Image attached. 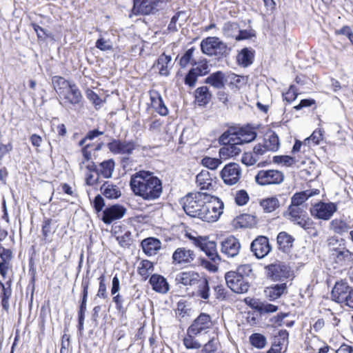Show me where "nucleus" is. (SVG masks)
Masks as SVG:
<instances>
[{
    "label": "nucleus",
    "mask_w": 353,
    "mask_h": 353,
    "mask_svg": "<svg viewBox=\"0 0 353 353\" xmlns=\"http://www.w3.org/2000/svg\"><path fill=\"white\" fill-rule=\"evenodd\" d=\"M130 186L136 196L147 201L160 197L163 189L161 181L152 172L144 170L137 172L131 176Z\"/></svg>",
    "instance_id": "nucleus-1"
},
{
    "label": "nucleus",
    "mask_w": 353,
    "mask_h": 353,
    "mask_svg": "<svg viewBox=\"0 0 353 353\" xmlns=\"http://www.w3.org/2000/svg\"><path fill=\"white\" fill-rule=\"evenodd\" d=\"M197 285V295L202 299L208 300L210 298V286L208 281L206 278L201 276L198 280Z\"/></svg>",
    "instance_id": "nucleus-39"
},
{
    "label": "nucleus",
    "mask_w": 353,
    "mask_h": 353,
    "mask_svg": "<svg viewBox=\"0 0 353 353\" xmlns=\"http://www.w3.org/2000/svg\"><path fill=\"white\" fill-rule=\"evenodd\" d=\"M260 205L265 213H270L280 207V202L276 196H270L262 199Z\"/></svg>",
    "instance_id": "nucleus-37"
},
{
    "label": "nucleus",
    "mask_w": 353,
    "mask_h": 353,
    "mask_svg": "<svg viewBox=\"0 0 353 353\" xmlns=\"http://www.w3.org/2000/svg\"><path fill=\"white\" fill-rule=\"evenodd\" d=\"M288 219L294 224L299 225L304 230L310 229L313 225V221L308 216L307 212L296 216V217L288 218Z\"/></svg>",
    "instance_id": "nucleus-40"
},
{
    "label": "nucleus",
    "mask_w": 353,
    "mask_h": 353,
    "mask_svg": "<svg viewBox=\"0 0 353 353\" xmlns=\"http://www.w3.org/2000/svg\"><path fill=\"white\" fill-rule=\"evenodd\" d=\"M194 244L203 251L208 258L214 263L221 261V258L217 253L216 245L214 241H210L206 238L199 236V238H194Z\"/></svg>",
    "instance_id": "nucleus-13"
},
{
    "label": "nucleus",
    "mask_w": 353,
    "mask_h": 353,
    "mask_svg": "<svg viewBox=\"0 0 353 353\" xmlns=\"http://www.w3.org/2000/svg\"><path fill=\"white\" fill-rule=\"evenodd\" d=\"M249 195L244 190H240L236 192L234 195L235 203L239 205H245L249 201Z\"/></svg>",
    "instance_id": "nucleus-53"
},
{
    "label": "nucleus",
    "mask_w": 353,
    "mask_h": 353,
    "mask_svg": "<svg viewBox=\"0 0 353 353\" xmlns=\"http://www.w3.org/2000/svg\"><path fill=\"white\" fill-rule=\"evenodd\" d=\"M194 251L186 248H178L172 256V263L174 265H184L191 263L195 259Z\"/></svg>",
    "instance_id": "nucleus-18"
},
{
    "label": "nucleus",
    "mask_w": 353,
    "mask_h": 353,
    "mask_svg": "<svg viewBox=\"0 0 353 353\" xmlns=\"http://www.w3.org/2000/svg\"><path fill=\"white\" fill-rule=\"evenodd\" d=\"M174 65L172 57L165 53L161 54L155 61L152 65V69L158 72L161 76L168 77Z\"/></svg>",
    "instance_id": "nucleus-15"
},
{
    "label": "nucleus",
    "mask_w": 353,
    "mask_h": 353,
    "mask_svg": "<svg viewBox=\"0 0 353 353\" xmlns=\"http://www.w3.org/2000/svg\"><path fill=\"white\" fill-rule=\"evenodd\" d=\"M109 150L114 154H122L129 157L133 153V151L137 148V144L134 141L112 139L107 145Z\"/></svg>",
    "instance_id": "nucleus-10"
},
{
    "label": "nucleus",
    "mask_w": 353,
    "mask_h": 353,
    "mask_svg": "<svg viewBox=\"0 0 353 353\" xmlns=\"http://www.w3.org/2000/svg\"><path fill=\"white\" fill-rule=\"evenodd\" d=\"M312 193H308V191L297 192L293 195L291 199V204L290 205L303 207V204L312 196Z\"/></svg>",
    "instance_id": "nucleus-45"
},
{
    "label": "nucleus",
    "mask_w": 353,
    "mask_h": 353,
    "mask_svg": "<svg viewBox=\"0 0 353 353\" xmlns=\"http://www.w3.org/2000/svg\"><path fill=\"white\" fill-rule=\"evenodd\" d=\"M152 290L161 294H166L170 289V285L163 276L159 274H152L149 280Z\"/></svg>",
    "instance_id": "nucleus-27"
},
{
    "label": "nucleus",
    "mask_w": 353,
    "mask_h": 353,
    "mask_svg": "<svg viewBox=\"0 0 353 353\" xmlns=\"http://www.w3.org/2000/svg\"><path fill=\"white\" fill-rule=\"evenodd\" d=\"M304 213H306V211L304 210V207L289 205L288 209V218L296 217V216Z\"/></svg>",
    "instance_id": "nucleus-63"
},
{
    "label": "nucleus",
    "mask_w": 353,
    "mask_h": 353,
    "mask_svg": "<svg viewBox=\"0 0 353 353\" xmlns=\"http://www.w3.org/2000/svg\"><path fill=\"white\" fill-rule=\"evenodd\" d=\"M196 183L201 190L213 189L214 180L208 170H202L196 175Z\"/></svg>",
    "instance_id": "nucleus-29"
},
{
    "label": "nucleus",
    "mask_w": 353,
    "mask_h": 353,
    "mask_svg": "<svg viewBox=\"0 0 353 353\" xmlns=\"http://www.w3.org/2000/svg\"><path fill=\"white\" fill-rule=\"evenodd\" d=\"M223 207L221 199L210 195V199L206 201L199 219L207 222L216 221L223 213Z\"/></svg>",
    "instance_id": "nucleus-4"
},
{
    "label": "nucleus",
    "mask_w": 353,
    "mask_h": 353,
    "mask_svg": "<svg viewBox=\"0 0 353 353\" xmlns=\"http://www.w3.org/2000/svg\"><path fill=\"white\" fill-rule=\"evenodd\" d=\"M294 239L285 232H280L277 236L279 249L286 252L292 247Z\"/></svg>",
    "instance_id": "nucleus-35"
},
{
    "label": "nucleus",
    "mask_w": 353,
    "mask_h": 353,
    "mask_svg": "<svg viewBox=\"0 0 353 353\" xmlns=\"http://www.w3.org/2000/svg\"><path fill=\"white\" fill-rule=\"evenodd\" d=\"M90 286V278L88 274L85 277L83 278L81 287H82V298L79 305V310L78 312V317H85V314L87 310L86 303L88 296V289Z\"/></svg>",
    "instance_id": "nucleus-30"
},
{
    "label": "nucleus",
    "mask_w": 353,
    "mask_h": 353,
    "mask_svg": "<svg viewBox=\"0 0 353 353\" xmlns=\"http://www.w3.org/2000/svg\"><path fill=\"white\" fill-rule=\"evenodd\" d=\"M165 0H134L132 12L134 14H150L157 10Z\"/></svg>",
    "instance_id": "nucleus-12"
},
{
    "label": "nucleus",
    "mask_w": 353,
    "mask_h": 353,
    "mask_svg": "<svg viewBox=\"0 0 353 353\" xmlns=\"http://www.w3.org/2000/svg\"><path fill=\"white\" fill-rule=\"evenodd\" d=\"M273 161L275 163H283L287 166H291L295 163L294 159L290 156H274Z\"/></svg>",
    "instance_id": "nucleus-60"
},
{
    "label": "nucleus",
    "mask_w": 353,
    "mask_h": 353,
    "mask_svg": "<svg viewBox=\"0 0 353 353\" xmlns=\"http://www.w3.org/2000/svg\"><path fill=\"white\" fill-rule=\"evenodd\" d=\"M250 341L252 345L258 349H262L266 345L265 337L263 335L259 333L252 334L250 336Z\"/></svg>",
    "instance_id": "nucleus-48"
},
{
    "label": "nucleus",
    "mask_w": 353,
    "mask_h": 353,
    "mask_svg": "<svg viewBox=\"0 0 353 353\" xmlns=\"http://www.w3.org/2000/svg\"><path fill=\"white\" fill-rule=\"evenodd\" d=\"M267 269L268 276L274 281H283L292 276L290 268L283 263L270 264Z\"/></svg>",
    "instance_id": "nucleus-14"
},
{
    "label": "nucleus",
    "mask_w": 353,
    "mask_h": 353,
    "mask_svg": "<svg viewBox=\"0 0 353 353\" xmlns=\"http://www.w3.org/2000/svg\"><path fill=\"white\" fill-rule=\"evenodd\" d=\"M228 136H232L241 145L255 140L257 136L256 129L250 125L242 127H230L223 134L222 140H226Z\"/></svg>",
    "instance_id": "nucleus-3"
},
{
    "label": "nucleus",
    "mask_w": 353,
    "mask_h": 353,
    "mask_svg": "<svg viewBox=\"0 0 353 353\" xmlns=\"http://www.w3.org/2000/svg\"><path fill=\"white\" fill-rule=\"evenodd\" d=\"M193 68H192L199 77L208 74L210 70V65L206 59H200L197 61L192 63Z\"/></svg>",
    "instance_id": "nucleus-44"
},
{
    "label": "nucleus",
    "mask_w": 353,
    "mask_h": 353,
    "mask_svg": "<svg viewBox=\"0 0 353 353\" xmlns=\"http://www.w3.org/2000/svg\"><path fill=\"white\" fill-rule=\"evenodd\" d=\"M194 48L188 49L181 57L179 65L181 68H185L191 61L193 56Z\"/></svg>",
    "instance_id": "nucleus-58"
},
{
    "label": "nucleus",
    "mask_w": 353,
    "mask_h": 353,
    "mask_svg": "<svg viewBox=\"0 0 353 353\" xmlns=\"http://www.w3.org/2000/svg\"><path fill=\"white\" fill-rule=\"evenodd\" d=\"M225 279L228 288L235 293H246L250 288V283L248 280L232 272V271L227 272Z\"/></svg>",
    "instance_id": "nucleus-8"
},
{
    "label": "nucleus",
    "mask_w": 353,
    "mask_h": 353,
    "mask_svg": "<svg viewBox=\"0 0 353 353\" xmlns=\"http://www.w3.org/2000/svg\"><path fill=\"white\" fill-rule=\"evenodd\" d=\"M337 210V206L334 203L319 202L310 209V213L314 217L323 219H330Z\"/></svg>",
    "instance_id": "nucleus-11"
},
{
    "label": "nucleus",
    "mask_w": 353,
    "mask_h": 353,
    "mask_svg": "<svg viewBox=\"0 0 353 353\" xmlns=\"http://www.w3.org/2000/svg\"><path fill=\"white\" fill-rule=\"evenodd\" d=\"M331 228L337 234H343L347 232L350 227L345 221L339 219H334L330 223Z\"/></svg>",
    "instance_id": "nucleus-46"
},
{
    "label": "nucleus",
    "mask_w": 353,
    "mask_h": 353,
    "mask_svg": "<svg viewBox=\"0 0 353 353\" xmlns=\"http://www.w3.org/2000/svg\"><path fill=\"white\" fill-rule=\"evenodd\" d=\"M250 248L258 259L265 257L271 250L269 240L265 236H259L254 240L251 243Z\"/></svg>",
    "instance_id": "nucleus-19"
},
{
    "label": "nucleus",
    "mask_w": 353,
    "mask_h": 353,
    "mask_svg": "<svg viewBox=\"0 0 353 353\" xmlns=\"http://www.w3.org/2000/svg\"><path fill=\"white\" fill-rule=\"evenodd\" d=\"M241 250V243L236 238L230 236L221 242V252L228 258L238 255Z\"/></svg>",
    "instance_id": "nucleus-16"
},
{
    "label": "nucleus",
    "mask_w": 353,
    "mask_h": 353,
    "mask_svg": "<svg viewBox=\"0 0 353 353\" xmlns=\"http://www.w3.org/2000/svg\"><path fill=\"white\" fill-rule=\"evenodd\" d=\"M115 167V162L112 159L103 161L99 164V174L105 179L112 177Z\"/></svg>",
    "instance_id": "nucleus-38"
},
{
    "label": "nucleus",
    "mask_w": 353,
    "mask_h": 353,
    "mask_svg": "<svg viewBox=\"0 0 353 353\" xmlns=\"http://www.w3.org/2000/svg\"><path fill=\"white\" fill-rule=\"evenodd\" d=\"M200 46L202 52L208 56L220 57L228 54L227 45L216 37H208L203 39Z\"/></svg>",
    "instance_id": "nucleus-5"
},
{
    "label": "nucleus",
    "mask_w": 353,
    "mask_h": 353,
    "mask_svg": "<svg viewBox=\"0 0 353 353\" xmlns=\"http://www.w3.org/2000/svg\"><path fill=\"white\" fill-rule=\"evenodd\" d=\"M102 134H103V132L99 131L97 129L90 130L87 133L85 137L79 141V145H83L88 141L93 140L96 137Z\"/></svg>",
    "instance_id": "nucleus-61"
},
{
    "label": "nucleus",
    "mask_w": 353,
    "mask_h": 353,
    "mask_svg": "<svg viewBox=\"0 0 353 353\" xmlns=\"http://www.w3.org/2000/svg\"><path fill=\"white\" fill-rule=\"evenodd\" d=\"M199 76L191 68L186 74L184 82L189 87H194Z\"/></svg>",
    "instance_id": "nucleus-59"
},
{
    "label": "nucleus",
    "mask_w": 353,
    "mask_h": 353,
    "mask_svg": "<svg viewBox=\"0 0 353 353\" xmlns=\"http://www.w3.org/2000/svg\"><path fill=\"white\" fill-rule=\"evenodd\" d=\"M211 318L207 314H201L188 328V333L198 334L211 326Z\"/></svg>",
    "instance_id": "nucleus-22"
},
{
    "label": "nucleus",
    "mask_w": 353,
    "mask_h": 353,
    "mask_svg": "<svg viewBox=\"0 0 353 353\" xmlns=\"http://www.w3.org/2000/svg\"><path fill=\"white\" fill-rule=\"evenodd\" d=\"M152 108L161 116L168 114V109L165 105L161 95L159 92L153 90L150 92Z\"/></svg>",
    "instance_id": "nucleus-25"
},
{
    "label": "nucleus",
    "mask_w": 353,
    "mask_h": 353,
    "mask_svg": "<svg viewBox=\"0 0 353 353\" xmlns=\"http://www.w3.org/2000/svg\"><path fill=\"white\" fill-rule=\"evenodd\" d=\"M125 211V208L121 205H112L103 211L102 220L105 223L110 224L113 221L122 218Z\"/></svg>",
    "instance_id": "nucleus-23"
},
{
    "label": "nucleus",
    "mask_w": 353,
    "mask_h": 353,
    "mask_svg": "<svg viewBox=\"0 0 353 353\" xmlns=\"http://www.w3.org/2000/svg\"><path fill=\"white\" fill-rule=\"evenodd\" d=\"M257 184L264 186L268 185H279L284 180V174L278 170H262L255 176Z\"/></svg>",
    "instance_id": "nucleus-6"
},
{
    "label": "nucleus",
    "mask_w": 353,
    "mask_h": 353,
    "mask_svg": "<svg viewBox=\"0 0 353 353\" xmlns=\"http://www.w3.org/2000/svg\"><path fill=\"white\" fill-rule=\"evenodd\" d=\"M99 290L97 296L99 298L106 299L108 297L106 285L105 283V276L102 274L99 278Z\"/></svg>",
    "instance_id": "nucleus-56"
},
{
    "label": "nucleus",
    "mask_w": 353,
    "mask_h": 353,
    "mask_svg": "<svg viewBox=\"0 0 353 353\" xmlns=\"http://www.w3.org/2000/svg\"><path fill=\"white\" fill-rule=\"evenodd\" d=\"M60 99L64 101L65 104L74 105L81 102L82 94L77 85L74 83L65 94H61V98Z\"/></svg>",
    "instance_id": "nucleus-26"
},
{
    "label": "nucleus",
    "mask_w": 353,
    "mask_h": 353,
    "mask_svg": "<svg viewBox=\"0 0 353 353\" xmlns=\"http://www.w3.org/2000/svg\"><path fill=\"white\" fill-rule=\"evenodd\" d=\"M52 82L54 89L60 98H61V94H65L71 85L74 84V83L67 81L63 77L59 76L53 77Z\"/></svg>",
    "instance_id": "nucleus-31"
},
{
    "label": "nucleus",
    "mask_w": 353,
    "mask_h": 353,
    "mask_svg": "<svg viewBox=\"0 0 353 353\" xmlns=\"http://www.w3.org/2000/svg\"><path fill=\"white\" fill-rule=\"evenodd\" d=\"M12 279L10 278L5 283L0 281V287L1 288V305L4 310L9 308V299L12 295Z\"/></svg>",
    "instance_id": "nucleus-32"
},
{
    "label": "nucleus",
    "mask_w": 353,
    "mask_h": 353,
    "mask_svg": "<svg viewBox=\"0 0 353 353\" xmlns=\"http://www.w3.org/2000/svg\"><path fill=\"white\" fill-rule=\"evenodd\" d=\"M323 134L321 130H316L313 132L311 136L305 139L303 141V152L305 151V148H310V143L312 141L314 145H318L322 140Z\"/></svg>",
    "instance_id": "nucleus-47"
},
{
    "label": "nucleus",
    "mask_w": 353,
    "mask_h": 353,
    "mask_svg": "<svg viewBox=\"0 0 353 353\" xmlns=\"http://www.w3.org/2000/svg\"><path fill=\"white\" fill-rule=\"evenodd\" d=\"M101 193L108 199H117L121 196L120 189L116 185L109 182H105L101 187Z\"/></svg>",
    "instance_id": "nucleus-34"
},
{
    "label": "nucleus",
    "mask_w": 353,
    "mask_h": 353,
    "mask_svg": "<svg viewBox=\"0 0 353 353\" xmlns=\"http://www.w3.org/2000/svg\"><path fill=\"white\" fill-rule=\"evenodd\" d=\"M141 246L143 252L148 256H152L156 255L161 249V242L155 237H148L141 241Z\"/></svg>",
    "instance_id": "nucleus-24"
},
{
    "label": "nucleus",
    "mask_w": 353,
    "mask_h": 353,
    "mask_svg": "<svg viewBox=\"0 0 353 353\" xmlns=\"http://www.w3.org/2000/svg\"><path fill=\"white\" fill-rule=\"evenodd\" d=\"M263 143L269 152H276L279 148V137L274 132L266 134Z\"/></svg>",
    "instance_id": "nucleus-41"
},
{
    "label": "nucleus",
    "mask_w": 353,
    "mask_h": 353,
    "mask_svg": "<svg viewBox=\"0 0 353 353\" xmlns=\"http://www.w3.org/2000/svg\"><path fill=\"white\" fill-rule=\"evenodd\" d=\"M351 290L346 282L343 281L336 282L332 290V299L339 303L344 304Z\"/></svg>",
    "instance_id": "nucleus-20"
},
{
    "label": "nucleus",
    "mask_w": 353,
    "mask_h": 353,
    "mask_svg": "<svg viewBox=\"0 0 353 353\" xmlns=\"http://www.w3.org/2000/svg\"><path fill=\"white\" fill-rule=\"evenodd\" d=\"M219 141L223 145L219 150V157L221 159H227L239 155L241 151L239 142L232 136H228L226 140L223 141L222 135L219 137Z\"/></svg>",
    "instance_id": "nucleus-7"
},
{
    "label": "nucleus",
    "mask_w": 353,
    "mask_h": 353,
    "mask_svg": "<svg viewBox=\"0 0 353 353\" xmlns=\"http://www.w3.org/2000/svg\"><path fill=\"white\" fill-rule=\"evenodd\" d=\"M254 53L248 48H243L237 55V61L239 65L247 67L253 62Z\"/></svg>",
    "instance_id": "nucleus-42"
},
{
    "label": "nucleus",
    "mask_w": 353,
    "mask_h": 353,
    "mask_svg": "<svg viewBox=\"0 0 353 353\" xmlns=\"http://www.w3.org/2000/svg\"><path fill=\"white\" fill-rule=\"evenodd\" d=\"M239 26L235 23L227 22L223 27V32L227 37L235 38L238 32Z\"/></svg>",
    "instance_id": "nucleus-49"
},
{
    "label": "nucleus",
    "mask_w": 353,
    "mask_h": 353,
    "mask_svg": "<svg viewBox=\"0 0 353 353\" xmlns=\"http://www.w3.org/2000/svg\"><path fill=\"white\" fill-rule=\"evenodd\" d=\"M332 259L338 265L349 266L353 264V253L345 248H338L332 250Z\"/></svg>",
    "instance_id": "nucleus-17"
},
{
    "label": "nucleus",
    "mask_w": 353,
    "mask_h": 353,
    "mask_svg": "<svg viewBox=\"0 0 353 353\" xmlns=\"http://www.w3.org/2000/svg\"><path fill=\"white\" fill-rule=\"evenodd\" d=\"M289 333L285 330H280L274 337L271 348L266 353H281L285 351L288 345Z\"/></svg>",
    "instance_id": "nucleus-21"
},
{
    "label": "nucleus",
    "mask_w": 353,
    "mask_h": 353,
    "mask_svg": "<svg viewBox=\"0 0 353 353\" xmlns=\"http://www.w3.org/2000/svg\"><path fill=\"white\" fill-rule=\"evenodd\" d=\"M196 334L188 333L187 336L183 339V344L187 349H199L201 347V345L194 339V336Z\"/></svg>",
    "instance_id": "nucleus-51"
},
{
    "label": "nucleus",
    "mask_w": 353,
    "mask_h": 353,
    "mask_svg": "<svg viewBox=\"0 0 353 353\" xmlns=\"http://www.w3.org/2000/svg\"><path fill=\"white\" fill-rule=\"evenodd\" d=\"M283 100L288 103H291L297 97L296 90L293 85H291L289 90L284 94H283Z\"/></svg>",
    "instance_id": "nucleus-64"
},
{
    "label": "nucleus",
    "mask_w": 353,
    "mask_h": 353,
    "mask_svg": "<svg viewBox=\"0 0 353 353\" xmlns=\"http://www.w3.org/2000/svg\"><path fill=\"white\" fill-rule=\"evenodd\" d=\"M95 46L102 51L111 50L112 49V45L110 41L105 40L103 38H99L97 39Z\"/></svg>",
    "instance_id": "nucleus-62"
},
{
    "label": "nucleus",
    "mask_w": 353,
    "mask_h": 353,
    "mask_svg": "<svg viewBox=\"0 0 353 353\" xmlns=\"http://www.w3.org/2000/svg\"><path fill=\"white\" fill-rule=\"evenodd\" d=\"M241 174L242 170L239 164L230 163L223 167L220 175L225 184L233 185L239 181Z\"/></svg>",
    "instance_id": "nucleus-9"
},
{
    "label": "nucleus",
    "mask_w": 353,
    "mask_h": 353,
    "mask_svg": "<svg viewBox=\"0 0 353 353\" xmlns=\"http://www.w3.org/2000/svg\"><path fill=\"white\" fill-rule=\"evenodd\" d=\"M210 199V194L200 192L188 194L181 201L185 212L192 216L199 218L206 201Z\"/></svg>",
    "instance_id": "nucleus-2"
},
{
    "label": "nucleus",
    "mask_w": 353,
    "mask_h": 353,
    "mask_svg": "<svg viewBox=\"0 0 353 353\" xmlns=\"http://www.w3.org/2000/svg\"><path fill=\"white\" fill-rule=\"evenodd\" d=\"M224 74L222 72L217 71L211 74L208 78H206L205 83L219 89L224 86Z\"/></svg>",
    "instance_id": "nucleus-43"
},
{
    "label": "nucleus",
    "mask_w": 353,
    "mask_h": 353,
    "mask_svg": "<svg viewBox=\"0 0 353 353\" xmlns=\"http://www.w3.org/2000/svg\"><path fill=\"white\" fill-rule=\"evenodd\" d=\"M232 272L236 273L241 277L247 279L248 277L252 274V265L248 263L241 265L237 268L236 271H232Z\"/></svg>",
    "instance_id": "nucleus-52"
},
{
    "label": "nucleus",
    "mask_w": 353,
    "mask_h": 353,
    "mask_svg": "<svg viewBox=\"0 0 353 353\" xmlns=\"http://www.w3.org/2000/svg\"><path fill=\"white\" fill-rule=\"evenodd\" d=\"M112 301L115 303L117 310L122 314L126 312L127 308L124 307L125 298L121 294L117 293L113 295Z\"/></svg>",
    "instance_id": "nucleus-54"
},
{
    "label": "nucleus",
    "mask_w": 353,
    "mask_h": 353,
    "mask_svg": "<svg viewBox=\"0 0 353 353\" xmlns=\"http://www.w3.org/2000/svg\"><path fill=\"white\" fill-rule=\"evenodd\" d=\"M117 239L121 247H129L132 242V234L130 231H126L123 235L117 237Z\"/></svg>",
    "instance_id": "nucleus-57"
},
{
    "label": "nucleus",
    "mask_w": 353,
    "mask_h": 353,
    "mask_svg": "<svg viewBox=\"0 0 353 353\" xmlns=\"http://www.w3.org/2000/svg\"><path fill=\"white\" fill-rule=\"evenodd\" d=\"M200 277L199 274L193 271L182 272L176 275L175 281L183 285H194Z\"/></svg>",
    "instance_id": "nucleus-28"
},
{
    "label": "nucleus",
    "mask_w": 353,
    "mask_h": 353,
    "mask_svg": "<svg viewBox=\"0 0 353 353\" xmlns=\"http://www.w3.org/2000/svg\"><path fill=\"white\" fill-rule=\"evenodd\" d=\"M259 160V158L254 152H245L243 154L241 158L242 163L247 166L254 165Z\"/></svg>",
    "instance_id": "nucleus-55"
},
{
    "label": "nucleus",
    "mask_w": 353,
    "mask_h": 353,
    "mask_svg": "<svg viewBox=\"0 0 353 353\" xmlns=\"http://www.w3.org/2000/svg\"><path fill=\"white\" fill-rule=\"evenodd\" d=\"M212 94L207 86H201L195 90V100L199 105H204L209 103Z\"/></svg>",
    "instance_id": "nucleus-36"
},
{
    "label": "nucleus",
    "mask_w": 353,
    "mask_h": 353,
    "mask_svg": "<svg viewBox=\"0 0 353 353\" xmlns=\"http://www.w3.org/2000/svg\"><path fill=\"white\" fill-rule=\"evenodd\" d=\"M202 165L210 170H216L221 163V159L205 157L201 160Z\"/></svg>",
    "instance_id": "nucleus-50"
},
{
    "label": "nucleus",
    "mask_w": 353,
    "mask_h": 353,
    "mask_svg": "<svg viewBox=\"0 0 353 353\" xmlns=\"http://www.w3.org/2000/svg\"><path fill=\"white\" fill-rule=\"evenodd\" d=\"M287 290L286 283L276 284L270 287H268L265 293L267 297L270 300L279 299Z\"/></svg>",
    "instance_id": "nucleus-33"
}]
</instances>
